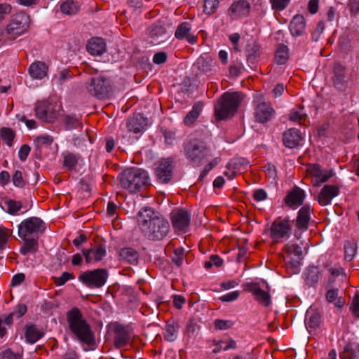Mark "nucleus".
<instances>
[{"label": "nucleus", "instance_id": "4", "mask_svg": "<svg viewBox=\"0 0 359 359\" xmlns=\"http://www.w3.org/2000/svg\"><path fill=\"white\" fill-rule=\"evenodd\" d=\"M118 180L123 189L136 193L149 184V177L147 171L131 168L124 170L118 175Z\"/></svg>", "mask_w": 359, "mask_h": 359}, {"label": "nucleus", "instance_id": "14", "mask_svg": "<svg viewBox=\"0 0 359 359\" xmlns=\"http://www.w3.org/2000/svg\"><path fill=\"white\" fill-rule=\"evenodd\" d=\"M170 219L175 230L186 232L191 222L190 213L184 209H175L170 214Z\"/></svg>", "mask_w": 359, "mask_h": 359}, {"label": "nucleus", "instance_id": "32", "mask_svg": "<svg viewBox=\"0 0 359 359\" xmlns=\"http://www.w3.org/2000/svg\"><path fill=\"white\" fill-rule=\"evenodd\" d=\"M289 58V49L287 46L280 43L278 44L275 53V62L278 65H282L287 62Z\"/></svg>", "mask_w": 359, "mask_h": 359}, {"label": "nucleus", "instance_id": "30", "mask_svg": "<svg viewBox=\"0 0 359 359\" xmlns=\"http://www.w3.org/2000/svg\"><path fill=\"white\" fill-rule=\"evenodd\" d=\"M43 332L35 325H27L25 327V337L26 341L29 344L36 342L43 336Z\"/></svg>", "mask_w": 359, "mask_h": 359}, {"label": "nucleus", "instance_id": "28", "mask_svg": "<svg viewBox=\"0 0 359 359\" xmlns=\"http://www.w3.org/2000/svg\"><path fill=\"white\" fill-rule=\"evenodd\" d=\"M48 67L43 62H33L29 68V75L36 79H42L47 74Z\"/></svg>", "mask_w": 359, "mask_h": 359}, {"label": "nucleus", "instance_id": "53", "mask_svg": "<svg viewBox=\"0 0 359 359\" xmlns=\"http://www.w3.org/2000/svg\"><path fill=\"white\" fill-rule=\"evenodd\" d=\"M93 254L94 256V262L102 260L107 255L105 247L102 245H97L95 249H93Z\"/></svg>", "mask_w": 359, "mask_h": 359}, {"label": "nucleus", "instance_id": "23", "mask_svg": "<svg viewBox=\"0 0 359 359\" xmlns=\"http://www.w3.org/2000/svg\"><path fill=\"white\" fill-rule=\"evenodd\" d=\"M302 140V134L298 129L290 128L283 134V144L290 149L297 147Z\"/></svg>", "mask_w": 359, "mask_h": 359}, {"label": "nucleus", "instance_id": "29", "mask_svg": "<svg viewBox=\"0 0 359 359\" xmlns=\"http://www.w3.org/2000/svg\"><path fill=\"white\" fill-rule=\"evenodd\" d=\"M203 107L202 102H196L194 104L192 109L184 118L183 122L185 126L192 125L200 116Z\"/></svg>", "mask_w": 359, "mask_h": 359}, {"label": "nucleus", "instance_id": "48", "mask_svg": "<svg viewBox=\"0 0 359 359\" xmlns=\"http://www.w3.org/2000/svg\"><path fill=\"white\" fill-rule=\"evenodd\" d=\"M5 203L8 208V212L11 215H15L22 208V203L19 201L10 199L6 201Z\"/></svg>", "mask_w": 359, "mask_h": 359}, {"label": "nucleus", "instance_id": "7", "mask_svg": "<svg viewBox=\"0 0 359 359\" xmlns=\"http://www.w3.org/2000/svg\"><path fill=\"white\" fill-rule=\"evenodd\" d=\"M30 23V18L25 12H19L14 14L6 30L10 38V41H14L19 36L24 34L28 29Z\"/></svg>", "mask_w": 359, "mask_h": 359}, {"label": "nucleus", "instance_id": "35", "mask_svg": "<svg viewBox=\"0 0 359 359\" xmlns=\"http://www.w3.org/2000/svg\"><path fill=\"white\" fill-rule=\"evenodd\" d=\"M24 241V244L20 248V252L26 255L29 253H35L38 249V241L37 239L34 238H22Z\"/></svg>", "mask_w": 359, "mask_h": 359}, {"label": "nucleus", "instance_id": "12", "mask_svg": "<svg viewBox=\"0 0 359 359\" xmlns=\"http://www.w3.org/2000/svg\"><path fill=\"white\" fill-rule=\"evenodd\" d=\"M173 159L172 158H163L155 168L156 180L160 183H169L173 176Z\"/></svg>", "mask_w": 359, "mask_h": 359}, {"label": "nucleus", "instance_id": "42", "mask_svg": "<svg viewBox=\"0 0 359 359\" xmlns=\"http://www.w3.org/2000/svg\"><path fill=\"white\" fill-rule=\"evenodd\" d=\"M166 32L165 27L161 22H156L152 25L149 31L151 37H159Z\"/></svg>", "mask_w": 359, "mask_h": 359}, {"label": "nucleus", "instance_id": "2", "mask_svg": "<svg viewBox=\"0 0 359 359\" xmlns=\"http://www.w3.org/2000/svg\"><path fill=\"white\" fill-rule=\"evenodd\" d=\"M67 322L70 332L82 344L89 346L95 344V334L81 310L73 307L67 312Z\"/></svg>", "mask_w": 359, "mask_h": 359}, {"label": "nucleus", "instance_id": "27", "mask_svg": "<svg viewBox=\"0 0 359 359\" xmlns=\"http://www.w3.org/2000/svg\"><path fill=\"white\" fill-rule=\"evenodd\" d=\"M87 50L91 55H101L106 50V43L102 38H92L88 41Z\"/></svg>", "mask_w": 359, "mask_h": 359}, {"label": "nucleus", "instance_id": "49", "mask_svg": "<svg viewBox=\"0 0 359 359\" xmlns=\"http://www.w3.org/2000/svg\"><path fill=\"white\" fill-rule=\"evenodd\" d=\"M1 136L9 147L12 146V142L15 137V133L12 129L8 128H3L1 130Z\"/></svg>", "mask_w": 359, "mask_h": 359}, {"label": "nucleus", "instance_id": "40", "mask_svg": "<svg viewBox=\"0 0 359 359\" xmlns=\"http://www.w3.org/2000/svg\"><path fill=\"white\" fill-rule=\"evenodd\" d=\"M27 306L25 304H19L15 308V309L8 314L7 316H5V320L7 322L8 324H13V318L16 317L17 318H20L22 317L27 312Z\"/></svg>", "mask_w": 359, "mask_h": 359}, {"label": "nucleus", "instance_id": "21", "mask_svg": "<svg viewBox=\"0 0 359 359\" xmlns=\"http://www.w3.org/2000/svg\"><path fill=\"white\" fill-rule=\"evenodd\" d=\"M114 345L116 348L126 346L130 342V335L128 330L122 325H118L114 330Z\"/></svg>", "mask_w": 359, "mask_h": 359}, {"label": "nucleus", "instance_id": "34", "mask_svg": "<svg viewBox=\"0 0 359 359\" xmlns=\"http://www.w3.org/2000/svg\"><path fill=\"white\" fill-rule=\"evenodd\" d=\"M250 164V161L243 157H235L226 165L228 170L233 169L238 172L245 170Z\"/></svg>", "mask_w": 359, "mask_h": 359}, {"label": "nucleus", "instance_id": "19", "mask_svg": "<svg viewBox=\"0 0 359 359\" xmlns=\"http://www.w3.org/2000/svg\"><path fill=\"white\" fill-rule=\"evenodd\" d=\"M147 125V118L141 114H135L128 118L126 123L128 130L136 134L140 133Z\"/></svg>", "mask_w": 359, "mask_h": 359}, {"label": "nucleus", "instance_id": "52", "mask_svg": "<svg viewBox=\"0 0 359 359\" xmlns=\"http://www.w3.org/2000/svg\"><path fill=\"white\" fill-rule=\"evenodd\" d=\"M215 328L218 330H225L232 327L233 323L229 320L216 319L214 321Z\"/></svg>", "mask_w": 359, "mask_h": 359}, {"label": "nucleus", "instance_id": "20", "mask_svg": "<svg viewBox=\"0 0 359 359\" xmlns=\"http://www.w3.org/2000/svg\"><path fill=\"white\" fill-rule=\"evenodd\" d=\"M306 26V19L300 14L295 15L289 25V29L293 36H300L305 32Z\"/></svg>", "mask_w": 359, "mask_h": 359}, {"label": "nucleus", "instance_id": "59", "mask_svg": "<svg viewBox=\"0 0 359 359\" xmlns=\"http://www.w3.org/2000/svg\"><path fill=\"white\" fill-rule=\"evenodd\" d=\"M240 295L239 291H233L221 296L219 299L222 302H233L238 298Z\"/></svg>", "mask_w": 359, "mask_h": 359}, {"label": "nucleus", "instance_id": "62", "mask_svg": "<svg viewBox=\"0 0 359 359\" xmlns=\"http://www.w3.org/2000/svg\"><path fill=\"white\" fill-rule=\"evenodd\" d=\"M351 311L355 316L359 318V293L357 292L352 299Z\"/></svg>", "mask_w": 359, "mask_h": 359}, {"label": "nucleus", "instance_id": "41", "mask_svg": "<svg viewBox=\"0 0 359 359\" xmlns=\"http://www.w3.org/2000/svg\"><path fill=\"white\" fill-rule=\"evenodd\" d=\"M284 250L287 255H294L299 260L303 258L302 248L297 243H287L284 246Z\"/></svg>", "mask_w": 359, "mask_h": 359}, {"label": "nucleus", "instance_id": "39", "mask_svg": "<svg viewBox=\"0 0 359 359\" xmlns=\"http://www.w3.org/2000/svg\"><path fill=\"white\" fill-rule=\"evenodd\" d=\"M179 325L177 323L167 324L164 332V338L168 341H174L177 337Z\"/></svg>", "mask_w": 359, "mask_h": 359}, {"label": "nucleus", "instance_id": "6", "mask_svg": "<svg viewBox=\"0 0 359 359\" xmlns=\"http://www.w3.org/2000/svg\"><path fill=\"white\" fill-rule=\"evenodd\" d=\"M88 92L100 100L108 97L112 92L111 80L104 76L92 78L86 83Z\"/></svg>", "mask_w": 359, "mask_h": 359}, {"label": "nucleus", "instance_id": "47", "mask_svg": "<svg viewBox=\"0 0 359 359\" xmlns=\"http://www.w3.org/2000/svg\"><path fill=\"white\" fill-rule=\"evenodd\" d=\"M184 256L185 254L184 248H177L174 250L171 259L177 266L180 267L182 264Z\"/></svg>", "mask_w": 359, "mask_h": 359}, {"label": "nucleus", "instance_id": "10", "mask_svg": "<svg viewBox=\"0 0 359 359\" xmlns=\"http://www.w3.org/2000/svg\"><path fill=\"white\" fill-rule=\"evenodd\" d=\"M46 229V224L39 217H31L23 220L18 226V235L25 238L33 233H43Z\"/></svg>", "mask_w": 359, "mask_h": 359}, {"label": "nucleus", "instance_id": "9", "mask_svg": "<svg viewBox=\"0 0 359 359\" xmlns=\"http://www.w3.org/2000/svg\"><path fill=\"white\" fill-rule=\"evenodd\" d=\"M60 106L47 100L38 102L35 107L36 116L43 121L53 123L60 114Z\"/></svg>", "mask_w": 359, "mask_h": 359}, {"label": "nucleus", "instance_id": "22", "mask_svg": "<svg viewBox=\"0 0 359 359\" xmlns=\"http://www.w3.org/2000/svg\"><path fill=\"white\" fill-rule=\"evenodd\" d=\"M273 113L274 111L271 104L262 102L257 106L255 115L258 122L264 123L271 120Z\"/></svg>", "mask_w": 359, "mask_h": 359}, {"label": "nucleus", "instance_id": "36", "mask_svg": "<svg viewBox=\"0 0 359 359\" xmlns=\"http://www.w3.org/2000/svg\"><path fill=\"white\" fill-rule=\"evenodd\" d=\"M212 59L210 57H200L195 65L197 67L198 69L201 71L202 73L206 74L210 72L212 68Z\"/></svg>", "mask_w": 359, "mask_h": 359}, {"label": "nucleus", "instance_id": "1", "mask_svg": "<svg viewBox=\"0 0 359 359\" xmlns=\"http://www.w3.org/2000/svg\"><path fill=\"white\" fill-rule=\"evenodd\" d=\"M137 217L140 228L149 240L161 241L169 233L168 221L150 207H143Z\"/></svg>", "mask_w": 359, "mask_h": 359}, {"label": "nucleus", "instance_id": "25", "mask_svg": "<svg viewBox=\"0 0 359 359\" xmlns=\"http://www.w3.org/2000/svg\"><path fill=\"white\" fill-rule=\"evenodd\" d=\"M322 322V316L319 311L310 308L306 313L305 325L307 330H316Z\"/></svg>", "mask_w": 359, "mask_h": 359}, {"label": "nucleus", "instance_id": "13", "mask_svg": "<svg viewBox=\"0 0 359 359\" xmlns=\"http://www.w3.org/2000/svg\"><path fill=\"white\" fill-rule=\"evenodd\" d=\"M244 290L252 293L254 299L263 306L268 307L271 304V296L269 291H265L256 282L247 283L243 285Z\"/></svg>", "mask_w": 359, "mask_h": 359}, {"label": "nucleus", "instance_id": "8", "mask_svg": "<svg viewBox=\"0 0 359 359\" xmlns=\"http://www.w3.org/2000/svg\"><path fill=\"white\" fill-rule=\"evenodd\" d=\"M108 271L105 269L88 270L79 276V280L90 288L102 287L108 278Z\"/></svg>", "mask_w": 359, "mask_h": 359}, {"label": "nucleus", "instance_id": "43", "mask_svg": "<svg viewBox=\"0 0 359 359\" xmlns=\"http://www.w3.org/2000/svg\"><path fill=\"white\" fill-rule=\"evenodd\" d=\"M345 259L351 261L356 253V243L354 241H347L344 245Z\"/></svg>", "mask_w": 359, "mask_h": 359}, {"label": "nucleus", "instance_id": "31", "mask_svg": "<svg viewBox=\"0 0 359 359\" xmlns=\"http://www.w3.org/2000/svg\"><path fill=\"white\" fill-rule=\"evenodd\" d=\"M119 256L123 260L129 264H137L138 263V252L132 248H124L121 250Z\"/></svg>", "mask_w": 359, "mask_h": 359}, {"label": "nucleus", "instance_id": "37", "mask_svg": "<svg viewBox=\"0 0 359 359\" xmlns=\"http://www.w3.org/2000/svg\"><path fill=\"white\" fill-rule=\"evenodd\" d=\"M79 158V155L73 153L65 154L63 156V165L67 168L68 170L72 171L76 169Z\"/></svg>", "mask_w": 359, "mask_h": 359}, {"label": "nucleus", "instance_id": "50", "mask_svg": "<svg viewBox=\"0 0 359 359\" xmlns=\"http://www.w3.org/2000/svg\"><path fill=\"white\" fill-rule=\"evenodd\" d=\"M74 278L72 273L65 271L60 277H54L53 282L57 286H62L65 285L68 280Z\"/></svg>", "mask_w": 359, "mask_h": 359}, {"label": "nucleus", "instance_id": "24", "mask_svg": "<svg viewBox=\"0 0 359 359\" xmlns=\"http://www.w3.org/2000/svg\"><path fill=\"white\" fill-rule=\"evenodd\" d=\"M191 29V24L183 22L177 26L175 36L179 40L186 39L189 43L194 44L196 42V37L190 33Z\"/></svg>", "mask_w": 359, "mask_h": 359}, {"label": "nucleus", "instance_id": "11", "mask_svg": "<svg viewBox=\"0 0 359 359\" xmlns=\"http://www.w3.org/2000/svg\"><path fill=\"white\" fill-rule=\"evenodd\" d=\"M290 219L288 216L284 219L280 217L276 218L269 229L270 237L275 241L284 238H289L292 231Z\"/></svg>", "mask_w": 359, "mask_h": 359}, {"label": "nucleus", "instance_id": "54", "mask_svg": "<svg viewBox=\"0 0 359 359\" xmlns=\"http://www.w3.org/2000/svg\"><path fill=\"white\" fill-rule=\"evenodd\" d=\"M12 180L14 186L16 187L22 188L25 186V181L20 170H16L14 172L12 176Z\"/></svg>", "mask_w": 359, "mask_h": 359}, {"label": "nucleus", "instance_id": "61", "mask_svg": "<svg viewBox=\"0 0 359 359\" xmlns=\"http://www.w3.org/2000/svg\"><path fill=\"white\" fill-rule=\"evenodd\" d=\"M31 151V147L28 144H23L19 149L18 156L21 161H25Z\"/></svg>", "mask_w": 359, "mask_h": 359}, {"label": "nucleus", "instance_id": "60", "mask_svg": "<svg viewBox=\"0 0 359 359\" xmlns=\"http://www.w3.org/2000/svg\"><path fill=\"white\" fill-rule=\"evenodd\" d=\"M325 29L324 22L319 21L315 30L311 33L312 39L317 41L320 34L323 32Z\"/></svg>", "mask_w": 359, "mask_h": 359}, {"label": "nucleus", "instance_id": "15", "mask_svg": "<svg viewBox=\"0 0 359 359\" xmlns=\"http://www.w3.org/2000/svg\"><path fill=\"white\" fill-rule=\"evenodd\" d=\"M312 211L311 207L307 204L299 209L296 219L293 220L295 227L299 231H306L308 229Z\"/></svg>", "mask_w": 359, "mask_h": 359}, {"label": "nucleus", "instance_id": "51", "mask_svg": "<svg viewBox=\"0 0 359 359\" xmlns=\"http://www.w3.org/2000/svg\"><path fill=\"white\" fill-rule=\"evenodd\" d=\"M341 358L342 359H358L355 351L351 344L348 343L344 346Z\"/></svg>", "mask_w": 359, "mask_h": 359}, {"label": "nucleus", "instance_id": "5", "mask_svg": "<svg viewBox=\"0 0 359 359\" xmlns=\"http://www.w3.org/2000/svg\"><path fill=\"white\" fill-rule=\"evenodd\" d=\"M184 154L187 159L197 165L210 156V150L205 142L199 139H193L184 144Z\"/></svg>", "mask_w": 359, "mask_h": 359}, {"label": "nucleus", "instance_id": "63", "mask_svg": "<svg viewBox=\"0 0 359 359\" xmlns=\"http://www.w3.org/2000/svg\"><path fill=\"white\" fill-rule=\"evenodd\" d=\"M0 359H22V356L8 348L1 353Z\"/></svg>", "mask_w": 359, "mask_h": 359}, {"label": "nucleus", "instance_id": "44", "mask_svg": "<svg viewBox=\"0 0 359 359\" xmlns=\"http://www.w3.org/2000/svg\"><path fill=\"white\" fill-rule=\"evenodd\" d=\"M53 142V137L48 135L39 136L34 140L35 146L39 150H41L44 146H50Z\"/></svg>", "mask_w": 359, "mask_h": 359}, {"label": "nucleus", "instance_id": "33", "mask_svg": "<svg viewBox=\"0 0 359 359\" xmlns=\"http://www.w3.org/2000/svg\"><path fill=\"white\" fill-rule=\"evenodd\" d=\"M320 278V272L316 266H312L307 268L305 272V281L307 285L312 286L317 283Z\"/></svg>", "mask_w": 359, "mask_h": 359}, {"label": "nucleus", "instance_id": "18", "mask_svg": "<svg viewBox=\"0 0 359 359\" xmlns=\"http://www.w3.org/2000/svg\"><path fill=\"white\" fill-rule=\"evenodd\" d=\"M251 6L245 0H239L231 4L229 13L232 18L247 17L250 11Z\"/></svg>", "mask_w": 359, "mask_h": 359}, {"label": "nucleus", "instance_id": "58", "mask_svg": "<svg viewBox=\"0 0 359 359\" xmlns=\"http://www.w3.org/2000/svg\"><path fill=\"white\" fill-rule=\"evenodd\" d=\"M259 55V46L254 44L248 50L247 58L248 61L252 62Z\"/></svg>", "mask_w": 359, "mask_h": 359}, {"label": "nucleus", "instance_id": "46", "mask_svg": "<svg viewBox=\"0 0 359 359\" xmlns=\"http://www.w3.org/2000/svg\"><path fill=\"white\" fill-rule=\"evenodd\" d=\"M64 123L67 130L77 128L81 125L79 119L73 115L65 116L64 118Z\"/></svg>", "mask_w": 359, "mask_h": 359}, {"label": "nucleus", "instance_id": "16", "mask_svg": "<svg viewBox=\"0 0 359 359\" xmlns=\"http://www.w3.org/2000/svg\"><path fill=\"white\" fill-rule=\"evenodd\" d=\"M304 198V191L298 187H295L287 193L284 201L289 208L295 209L303 204Z\"/></svg>", "mask_w": 359, "mask_h": 359}, {"label": "nucleus", "instance_id": "64", "mask_svg": "<svg viewBox=\"0 0 359 359\" xmlns=\"http://www.w3.org/2000/svg\"><path fill=\"white\" fill-rule=\"evenodd\" d=\"M323 169H321V167L319 164H311L309 165L307 168L308 172L315 177L316 179L317 177L320 175V172Z\"/></svg>", "mask_w": 359, "mask_h": 359}, {"label": "nucleus", "instance_id": "55", "mask_svg": "<svg viewBox=\"0 0 359 359\" xmlns=\"http://www.w3.org/2000/svg\"><path fill=\"white\" fill-rule=\"evenodd\" d=\"M334 172L332 170H322L320 175L316 179V183L315 185H318L319 183H324L327 182L330 177L334 175Z\"/></svg>", "mask_w": 359, "mask_h": 359}, {"label": "nucleus", "instance_id": "57", "mask_svg": "<svg viewBox=\"0 0 359 359\" xmlns=\"http://www.w3.org/2000/svg\"><path fill=\"white\" fill-rule=\"evenodd\" d=\"M219 162H220L219 158H215L211 162H210L208 164H207L205 166L203 170L201 172L199 179L202 180L203 177H205L208 175L209 171L210 170H212L214 167L217 165Z\"/></svg>", "mask_w": 359, "mask_h": 359}, {"label": "nucleus", "instance_id": "38", "mask_svg": "<svg viewBox=\"0 0 359 359\" xmlns=\"http://www.w3.org/2000/svg\"><path fill=\"white\" fill-rule=\"evenodd\" d=\"M79 6L78 5V3L72 0L64 1L60 5L61 12L66 15H74L79 11Z\"/></svg>", "mask_w": 359, "mask_h": 359}, {"label": "nucleus", "instance_id": "17", "mask_svg": "<svg viewBox=\"0 0 359 359\" xmlns=\"http://www.w3.org/2000/svg\"><path fill=\"white\" fill-rule=\"evenodd\" d=\"M339 194V189L336 185H325L318 196V201L322 206L329 205L332 199Z\"/></svg>", "mask_w": 359, "mask_h": 359}, {"label": "nucleus", "instance_id": "45", "mask_svg": "<svg viewBox=\"0 0 359 359\" xmlns=\"http://www.w3.org/2000/svg\"><path fill=\"white\" fill-rule=\"evenodd\" d=\"M219 0H204L203 13L210 15L215 12L219 6Z\"/></svg>", "mask_w": 359, "mask_h": 359}, {"label": "nucleus", "instance_id": "56", "mask_svg": "<svg viewBox=\"0 0 359 359\" xmlns=\"http://www.w3.org/2000/svg\"><path fill=\"white\" fill-rule=\"evenodd\" d=\"M272 8L276 11L284 10L290 2V0H270Z\"/></svg>", "mask_w": 359, "mask_h": 359}, {"label": "nucleus", "instance_id": "3", "mask_svg": "<svg viewBox=\"0 0 359 359\" xmlns=\"http://www.w3.org/2000/svg\"><path fill=\"white\" fill-rule=\"evenodd\" d=\"M243 95L238 92L224 93L215 105V116L217 121L233 116L243 100Z\"/></svg>", "mask_w": 359, "mask_h": 359}, {"label": "nucleus", "instance_id": "26", "mask_svg": "<svg viewBox=\"0 0 359 359\" xmlns=\"http://www.w3.org/2000/svg\"><path fill=\"white\" fill-rule=\"evenodd\" d=\"M334 74L333 84L334 87L339 90H345L346 87L345 68L341 65L336 63L334 67Z\"/></svg>", "mask_w": 359, "mask_h": 359}]
</instances>
